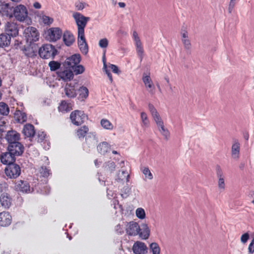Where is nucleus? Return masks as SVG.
Wrapping results in <instances>:
<instances>
[{
  "label": "nucleus",
  "instance_id": "obj_34",
  "mask_svg": "<svg viewBox=\"0 0 254 254\" xmlns=\"http://www.w3.org/2000/svg\"><path fill=\"white\" fill-rule=\"evenodd\" d=\"M101 127L105 129L112 130L114 129V125L111 122L106 119H102L100 121Z\"/></svg>",
  "mask_w": 254,
  "mask_h": 254
},
{
  "label": "nucleus",
  "instance_id": "obj_50",
  "mask_svg": "<svg viewBox=\"0 0 254 254\" xmlns=\"http://www.w3.org/2000/svg\"><path fill=\"white\" fill-rule=\"evenodd\" d=\"M75 6L77 10H82L86 6H88V4L85 2H77L75 3Z\"/></svg>",
  "mask_w": 254,
  "mask_h": 254
},
{
  "label": "nucleus",
  "instance_id": "obj_15",
  "mask_svg": "<svg viewBox=\"0 0 254 254\" xmlns=\"http://www.w3.org/2000/svg\"><path fill=\"white\" fill-rule=\"evenodd\" d=\"M134 254H145L147 252V247L143 242L136 241L132 248Z\"/></svg>",
  "mask_w": 254,
  "mask_h": 254
},
{
  "label": "nucleus",
  "instance_id": "obj_8",
  "mask_svg": "<svg viewBox=\"0 0 254 254\" xmlns=\"http://www.w3.org/2000/svg\"><path fill=\"white\" fill-rule=\"evenodd\" d=\"M7 151H10L16 156H19L22 155L24 152V147L19 141L14 142L12 143L8 144Z\"/></svg>",
  "mask_w": 254,
  "mask_h": 254
},
{
  "label": "nucleus",
  "instance_id": "obj_42",
  "mask_svg": "<svg viewBox=\"0 0 254 254\" xmlns=\"http://www.w3.org/2000/svg\"><path fill=\"white\" fill-rule=\"evenodd\" d=\"M71 70L72 72H74L77 75L82 73L84 71L85 68L83 65L78 64L72 68Z\"/></svg>",
  "mask_w": 254,
  "mask_h": 254
},
{
  "label": "nucleus",
  "instance_id": "obj_56",
  "mask_svg": "<svg viewBox=\"0 0 254 254\" xmlns=\"http://www.w3.org/2000/svg\"><path fill=\"white\" fill-rule=\"evenodd\" d=\"M235 4L236 0H230L228 7V11L230 13L232 12Z\"/></svg>",
  "mask_w": 254,
  "mask_h": 254
},
{
  "label": "nucleus",
  "instance_id": "obj_52",
  "mask_svg": "<svg viewBox=\"0 0 254 254\" xmlns=\"http://www.w3.org/2000/svg\"><path fill=\"white\" fill-rule=\"evenodd\" d=\"M148 109L152 116L158 113L157 110L152 104L149 103L148 104Z\"/></svg>",
  "mask_w": 254,
  "mask_h": 254
},
{
  "label": "nucleus",
  "instance_id": "obj_18",
  "mask_svg": "<svg viewBox=\"0 0 254 254\" xmlns=\"http://www.w3.org/2000/svg\"><path fill=\"white\" fill-rule=\"evenodd\" d=\"M77 43L81 52L84 55H86L88 52V47L84 34L78 35Z\"/></svg>",
  "mask_w": 254,
  "mask_h": 254
},
{
  "label": "nucleus",
  "instance_id": "obj_45",
  "mask_svg": "<svg viewBox=\"0 0 254 254\" xmlns=\"http://www.w3.org/2000/svg\"><path fill=\"white\" fill-rule=\"evenodd\" d=\"M61 64L54 61H51L49 63V66L51 71H55L60 67Z\"/></svg>",
  "mask_w": 254,
  "mask_h": 254
},
{
  "label": "nucleus",
  "instance_id": "obj_54",
  "mask_svg": "<svg viewBox=\"0 0 254 254\" xmlns=\"http://www.w3.org/2000/svg\"><path fill=\"white\" fill-rule=\"evenodd\" d=\"M109 67L111 69L112 71L116 74H119L121 73V71L119 70L118 67L115 64H111L109 65Z\"/></svg>",
  "mask_w": 254,
  "mask_h": 254
},
{
  "label": "nucleus",
  "instance_id": "obj_31",
  "mask_svg": "<svg viewBox=\"0 0 254 254\" xmlns=\"http://www.w3.org/2000/svg\"><path fill=\"white\" fill-rule=\"evenodd\" d=\"M89 128L87 126H83L77 129L76 135L79 139H83L88 133Z\"/></svg>",
  "mask_w": 254,
  "mask_h": 254
},
{
  "label": "nucleus",
  "instance_id": "obj_64",
  "mask_svg": "<svg viewBox=\"0 0 254 254\" xmlns=\"http://www.w3.org/2000/svg\"><path fill=\"white\" fill-rule=\"evenodd\" d=\"M33 6L36 9H39L41 8V4L38 2H35L33 4Z\"/></svg>",
  "mask_w": 254,
  "mask_h": 254
},
{
  "label": "nucleus",
  "instance_id": "obj_43",
  "mask_svg": "<svg viewBox=\"0 0 254 254\" xmlns=\"http://www.w3.org/2000/svg\"><path fill=\"white\" fill-rule=\"evenodd\" d=\"M40 173L43 177H48L51 174V170L45 166H42L39 170Z\"/></svg>",
  "mask_w": 254,
  "mask_h": 254
},
{
  "label": "nucleus",
  "instance_id": "obj_59",
  "mask_svg": "<svg viewBox=\"0 0 254 254\" xmlns=\"http://www.w3.org/2000/svg\"><path fill=\"white\" fill-rule=\"evenodd\" d=\"M249 238V235L248 233H245L242 235L241 237V241L242 243H245L247 242Z\"/></svg>",
  "mask_w": 254,
  "mask_h": 254
},
{
  "label": "nucleus",
  "instance_id": "obj_17",
  "mask_svg": "<svg viewBox=\"0 0 254 254\" xmlns=\"http://www.w3.org/2000/svg\"><path fill=\"white\" fill-rule=\"evenodd\" d=\"M15 190L20 192L28 193L30 191V187L29 184L25 181H18L15 183Z\"/></svg>",
  "mask_w": 254,
  "mask_h": 254
},
{
  "label": "nucleus",
  "instance_id": "obj_12",
  "mask_svg": "<svg viewBox=\"0 0 254 254\" xmlns=\"http://www.w3.org/2000/svg\"><path fill=\"white\" fill-rule=\"evenodd\" d=\"M16 156L10 151H7L0 155V161L4 165H9L10 163H14Z\"/></svg>",
  "mask_w": 254,
  "mask_h": 254
},
{
  "label": "nucleus",
  "instance_id": "obj_51",
  "mask_svg": "<svg viewBox=\"0 0 254 254\" xmlns=\"http://www.w3.org/2000/svg\"><path fill=\"white\" fill-rule=\"evenodd\" d=\"M99 45L102 48H106L108 45V40L106 38L101 39L99 42Z\"/></svg>",
  "mask_w": 254,
  "mask_h": 254
},
{
  "label": "nucleus",
  "instance_id": "obj_9",
  "mask_svg": "<svg viewBox=\"0 0 254 254\" xmlns=\"http://www.w3.org/2000/svg\"><path fill=\"white\" fill-rule=\"evenodd\" d=\"M46 38L51 41L55 42L60 39L63 34L62 30L59 27L50 28L47 31Z\"/></svg>",
  "mask_w": 254,
  "mask_h": 254
},
{
  "label": "nucleus",
  "instance_id": "obj_49",
  "mask_svg": "<svg viewBox=\"0 0 254 254\" xmlns=\"http://www.w3.org/2000/svg\"><path fill=\"white\" fill-rule=\"evenodd\" d=\"M42 20L44 24L47 25H49L53 22V18L46 15H43L42 17Z\"/></svg>",
  "mask_w": 254,
  "mask_h": 254
},
{
  "label": "nucleus",
  "instance_id": "obj_48",
  "mask_svg": "<svg viewBox=\"0 0 254 254\" xmlns=\"http://www.w3.org/2000/svg\"><path fill=\"white\" fill-rule=\"evenodd\" d=\"M152 117L156 124L157 127L164 124V123L159 113L152 116Z\"/></svg>",
  "mask_w": 254,
  "mask_h": 254
},
{
  "label": "nucleus",
  "instance_id": "obj_44",
  "mask_svg": "<svg viewBox=\"0 0 254 254\" xmlns=\"http://www.w3.org/2000/svg\"><path fill=\"white\" fill-rule=\"evenodd\" d=\"M104 167L111 172H113L116 168L115 163L113 161H108L105 163Z\"/></svg>",
  "mask_w": 254,
  "mask_h": 254
},
{
  "label": "nucleus",
  "instance_id": "obj_11",
  "mask_svg": "<svg viewBox=\"0 0 254 254\" xmlns=\"http://www.w3.org/2000/svg\"><path fill=\"white\" fill-rule=\"evenodd\" d=\"M14 7L8 3H1L0 5V15L4 18H10L13 17Z\"/></svg>",
  "mask_w": 254,
  "mask_h": 254
},
{
  "label": "nucleus",
  "instance_id": "obj_7",
  "mask_svg": "<svg viewBox=\"0 0 254 254\" xmlns=\"http://www.w3.org/2000/svg\"><path fill=\"white\" fill-rule=\"evenodd\" d=\"M4 33L9 36L10 38L15 37L18 35V25L14 22H7L4 25Z\"/></svg>",
  "mask_w": 254,
  "mask_h": 254
},
{
  "label": "nucleus",
  "instance_id": "obj_30",
  "mask_svg": "<svg viewBox=\"0 0 254 254\" xmlns=\"http://www.w3.org/2000/svg\"><path fill=\"white\" fill-rule=\"evenodd\" d=\"M240 144L238 141H235L231 148V155L233 158L238 159L240 157Z\"/></svg>",
  "mask_w": 254,
  "mask_h": 254
},
{
  "label": "nucleus",
  "instance_id": "obj_5",
  "mask_svg": "<svg viewBox=\"0 0 254 254\" xmlns=\"http://www.w3.org/2000/svg\"><path fill=\"white\" fill-rule=\"evenodd\" d=\"M4 172L6 176L9 179H16L21 174V168L15 163H10L5 167Z\"/></svg>",
  "mask_w": 254,
  "mask_h": 254
},
{
  "label": "nucleus",
  "instance_id": "obj_2",
  "mask_svg": "<svg viewBox=\"0 0 254 254\" xmlns=\"http://www.w3.org/2000/svg\"><path fill=\"white\" fill-rule=\"evenodd\" d=\"M39 55L42 59H54L58 53L57 50L51 44H44L39 49Z\"/></svg>",
  "mask_w": 254,
  "mask_h": 254
},
{
  "label": "nucleus",
  "instance_id": "obj_13",
  "mask_svg": "<svg viewBox=\"0 0 254 254\" xmlns=\"http://www.w3.org/2000/svg\"><path fill=\"white\" fill-rule=\"evenodd\" d=\"M4 138L7 141L8 144L19 141L20 139V134L16 130L11 129L6 132Z\"/></svg>",
  "mask_w": 254,
  "mask_h": 254
},
{
  "label": "nucleus",
  "instance_id": "obj_26",
  "mask_svg": "<svg viewBox=\"0 0 254 254\" xmlns=\"http://www.w3.org/2000/svg\"><path fill=\"white\" fill-rule=\"evenodd\" d=\"M140 230L138 233L139 237L144 240L147 239L150 235V230L148 225L145 223L142 224Z\"/></svg>",
  "mask_w": 254,
  "mask_h": 254
},
{
  "label": "nucleus",
  "instance_id": "obj_58",
  "mask_svg": "<svg viewBox=\"0 0 254 254\" xmlns=\"http://www.w3.org/2000/svg\"><path fill=\"white\" fill-rule=\"evenodd\" d=\"M133 38L135 41V44L141 43L138 36V34L136 31L133 32Z\"/></svg>",
  "mask_w": 254,
  "mask_h": 254
},
{
  "label": "nucleus",
  "instance_id": "obj_20",
  "mask_svg": "<svg viewBox=\"0 0 254 254\" xmlns=\"http://www.w3.org/2000/svg\"><path fill=\"white\" fill-rule=\"evenodd\" d=\"M98 141V137L95 132H89L85 137V143L89 147L94 146Z\"/></svg>",
  "mask_w": 254,
  "mask_h": 254
},
{
  "label": "nucleus",
  "instance_id": "obj_28",
  "mask_svg": "<svg viewBox=\"0 0 254 254\" xmlns=\"http://www.w3.org/2000/svg\"><path fill=\"white\" fill-rule=\"evenodd\" d=\"M97 149L99 153L105 155L110 151L111 146L108 142L103 141L98 145Z\"/></svg>",
  "mask_w": 254,
  "mask_h": 254
},
{
  "label": "nucleus",
  "instance_id": "obj_10",
  "mask_svg": "<svg viewBox=\"0 0 254 254\" xmlns=\"http://www.w3.org/2000/svg\"><path fill=\"white\" fill-rule=\"evenodd\" d=\"M81 61V56L79 54H75L67 58L64 62L66 68L72 69Z\"/></svg>",
  "mask_w": 254,
  "mask_h": 254
},
{
  "label": "nucleus",
  "instance_id": "obj_62",
  "mask_svg": "<svg viewBox=\"0 0 254 254\" xmlns=\"http://www.w3.org/2000/svg\"><path fill=\"white\" fill-rule=\"evenodd\" d=\"M181 36H182V39H188V32L186 30H182L181 31Z\"/></svg>",
  "mask_w": 254,
  "mask_h": 254
},
{
  "label": "nucleus",
  "instance_id": "obj_27",
  "mask_svg": "<svg viewBox=\"0 0 254 254\" xmlns=\"http://www.w3.org/2000/svg\"><path fill=\"white\" fill-rule=\"evenodd\" d=\"M63 41L67 46H71L75 41L73 34L69 31H65L63 34Z\"/></svg>",
  "mask_w": 254,
  "mask_h": 254
},
{
  "label": "nucleus",
  "instance_id": "obj_60",
  "mask_svg": "<svg viewBox=\"0 0 254 254\" xmlns=\"http://www.w3.org/2000/svg\"><path fill=\"white\" fill-rule=\"evenodd\" d=\"M116 231L118 233L120 234H122L124 232L123 229L120 224H118V225L116 226Z\"/></svg>",
  "mask_w": 254,
  "mask_h": 254
},
{
  "label": "nucleus",
  "instance_id": "obj_4",
  "mask_svg": "<svg viewBox=\"0 0 254 254\" xmlns=\"http://www.w3.org/2000/svg\"><path fill=\"white\" fill-rule=\"evenodd\" d=\"M23 35L25 38L27 43L31 45L39 40V34L38 30L33 27L26 28L23 32Z\"/></svg>",
  "mask_w": 254,
  "mask_h": 254
},
{
  "label": "nucleus",
  "instance_id": "obj_61",
  "mask_svg": "<svg viewBox=\"0 0 254 254\" xmlns=\"http://www.w3.org/2000/svg\"><path fill=\"white\" fill-rule=\"evenodd\" d=\"M104 70H105L108 78H109L110 82L112 83L113 82V78H112V74L111 73L110 71L107 69V68L106 69H104Z\"/></svg>",
  "mask_w": 254,
  "mask_h": 254
},
{
  "label": "nucleus",
  "instance_id": "obj_6",
  "mask_svg": "<svg viewBox=\"0 0 254 254\" xmlns=\"http://www.w3.org/2000/svg\"><path fill=\"white\" fill-rule=\"evenodd\" d=\"M13 17L18 21L23 22L28 17V11L25 6L19 4L14 7Z\"/></svg>",
  "mask_w": 254,
  "mask_h": 254
},
{
  "label": "nucleus",
  "instance_id": "obj_16",
  "mask_svg": "<svg viewBox=\"0 0 254 254\" xmlns=\"http://www.w3.org/2000/svg\"><path fill=\"white\" fill-rule=\"evenodd\" d=\"M58 76L64 81H70L73 77V73L71 69L66 68L63 70H60L57 72Z\"/></svg>",
  "mask_w": 254,
  "mask_h": 254
},
{
  "label": "nucleus",
  "instance_id": "obj_39",
  "mask_svg": "<svg viewBox=\"0 0 254 254\" xmlns=\"http://www.w3.org/2000/svg\"><path fill=\"white\" fill-rule=\"evenodd\" d=\"M150 249L151 250L152 254H160V248L159 245L156 243H152L150 246Z\"/></svg>",
  "mask_w": 254,
  "mask_h": 254
},
{
  "label": "nucleus",
  "instance_id": "obj_41",
  "mask_svg": "<svg viewBox=\"0 0 254 254\" xmlns=\"http://www.w3.org/2000/svg\"><path fill=\"white\" fill-rule=\"evenodd\" d=\"M141 119L142 121V127H147L149 126V120L148 119V117L147 114L145 112L141 113Z\"/></svg>",
  "mask_w": 254,
  "mask_h": 254
},
{
  "label": "nucleus",
  "instance_id": "obj_63",
  "mask_svg": "<svg viewBox=\"0 0 254 254\" xmlns=\"http://www.w3.org/2000/svg\"><path fill=\"white\" fill-rule=\"evenodd\" d=\"M45 136L46 134L44 132H42L41 133H38V139L41 141L44 139Z\"/></svg>",
  "mask_w": 254,
  "mask_h": 254
},
{
  "label": "nucleus",
  "instance_id": "obj_47",
  "mask_svg": "<svg viewBox=\"0 0 254 254\" xmlns=\"http://www.w3.org/2000/svg\"><path fill=\"white\" fill-rule=\"evenodd\" d=\"M136 216L140 219H143L145 217V212L142 208H138L135 211Z\"/></svg>",
  "mask_w": 254,
  "mask_h": 254
},
{
  "label": "nucleus",
  "instance_id": "obj_14",
  "mask_svg": "<svg viewBox=\"0 0 254 254\" xmlns=\"http://www.w3.org/2000/svg\"><path fill=\"white\" fill-rule=\"evenodd\" d=\"M140 226L135 222L131 221L127 223L126 227V232L129 236H136L138 235Z\"/></svg>",
  "mask_w": 254,
  "mask_h": 254
},
{
  "label": "nucleus",
  "instance_id": "obj_32",
  "mask_svg": "<svg viewBox=\"0 0 254 254\" xmlns=\"http://www.w3.org/2000/svg\"><path fill=\"white\" fill-rule=\"evenodd\" d=\"M14 117L17 122L23 123L26 121L27 116L25 113L22 112L19 110L16 111L14 113Z\"/></svg>",
  "mask_w": 254,
  "mask_h": 254
},
{
  "label": "nucleus",
  "instance_id": "obj_21",
  "mask_svg": "<svg viewBox=\"0 0 254 254\" xmlns=\"http://www.w3.org/2000/svg\"><path fill=\"white\" fill-rule=\"evenodd\" d=\"M12 198L7 193H3L0 196V202L2 207L5 209L9 208L11 204Z\"/></svg>",
  "mask_w": 254,
  "mask_h": 254
},
{
  "label": "nucleus",
  "instance_id": "obj_53",
  "mask_svg": "<svg viewBox=\"0 0 254 254\" xmlns=\"http://www.w3.org/2000/svg\"><path fill=\"white\" fill-rule=\"evenodd\" d=\"M148 109L152 116L158 113L157 110L152 104L149 103L148 104Z\"/></svg>",
  "mask_w": 254,
  "mask_h": 254
},
{
  "label": "nucleus",
  "instance_id": "obj_25",
  "mask_svg": "<svg viewBox=\"0 0 254 254\" xmlns=\"http://www.w3.org/2000/svg\"><path fill=\"white\" fill-rule=\"evenodd\" d=\"M22 132L25 137H30L33 136L35 134L34 126L30 124H26L24 126Z\"/></svg>",
  "mask_w": 254,
  "mask_h": 254
},
{
  "label": "nucleus",
  "instance_id": "obj_57",
  "mask_svg": "<svg viewBox=\"0 0 254 254\" xmlns=\"http://www.w3.org/2000/svg\"><path fill=\"white\" fill-rule=\"evenodd\" d=\"M248 250L250 253L253 254L254 253V238L253 239L251 243L249 245Z\"/></svg>",
  "mask_w": 254,
  "mask_h": 254
},
{
  "label": "nucleus",
  "instance_id": "obj_36",
  "mask_svg": "<svg viewBox=\"0 0 254 254\" xmlns=\"http://www.w3.org/2000/svg\"><path fill=\"white\" fill-rule=\"evenodd\" d=\"M9 112V108L8 105L4 102H0V115L7 116Z\"/></svg>",
  "mask_w": 254,
  "mask_h": 254
},
{
  "label": "nucleus",
  "instance_id": "obj_37",
  "mask_svg": "<svg viewBox=\"0 0 254 254\" xmlns=\"http://www.w3.org/2000/svg\"><path fill=\"white\" fill-rule=\"evenodd\" d=\"M136 52L138 56L140 59V61L141 62L144 57V50L142 45V43H138L135 44Z\"/></svg>",
  "mask_w": 254,
  "mask_h": 254
},
{
  "label": "nucleus",
  "instance_id": "obj_24",
  "mask_svg": "<svg viewBox=\"0 0 254 254\" xmlns=\"http://www.w3.org/2000/svg\"><path fill=\"white\" fill-rule=\"evenodd\" d=\"M142 81L145 85V87L146 88H149L150 90H149V92L152 94H153L154 93V86L153 84L152 81L150 77L149 74L148 75H145L144 74L143 75L142 77Z\"/></svg>",
  "mask_w": 254,
  "mask_h": 254
},
{
  "label": "nucleus",
  "instance_id": "obj_22",
  "mask_svg": "<svg viewBox=\"0 0 254 254\" xmlns=\"http://www.w3.org/2000/svg\"><path fill=\"white\" fill-rule=\"evenodd\" d=\"M11 222V216L7 212L0 213V225L6 227L9 225Z\"/></svg>",
  "mask_w": 254,
  "mask_h": 254
},
{
  "label": "nucleus",
  "instance_id": "obj_55",
  "mask_svg": "<svg viewBox=\"0 0 254 254\" xmlns=\"http://www.w3.org/2000/svg\"><path fill=\"white\" fill-rule=\"evenodd\" d=\"M22 44V42L18 40H16L14 42V48L16 49H20L21 50H23L25 48L21 46Z\"/></svg>",
  "mask_w": 254,
  "mask_h": 254
},
{
  "label": "nucleus",
  "instance_id": "obj_29",
  "mask_svg": "<svg viewBox=\"0 0 254 254\" xmlns=\"http://www.w3.org/2000/svg\"><path fill=\"white\" fill-rule=\"evenodd\" d=\"M11 39L4 33L0 34V48H5L10 45Z\"/></svg>",
  "mask_w": 254,
  "mask_h": 254
},
{
  "label": "nucleus",
  "instance_id": "obj_38",
  "mask_svg": "<svg viewBox=\"0 0 254 254\" xmlns=\"http://www.w3.org/2000/svg\"><path fill=\"white\" fill-rule=\"evenodd\" d=\"M158 128L165 138L168 140L170 137V132L169 130L165 127L164 124L158 127Z\"/></svg>",
  "mask_w": 254,
  "mask_h": 254
},
{
  "label": "nucleus",
  "instance_id": "obj_3",
  "mask_svg": "<svg viewBox=\"0 0 254 254\" xmlns=\"http://www.w3.org/2000/svg\"><path fill=\"white\" fill-rule=\"evenodd\" d=\"M70 119L74 125L79 126L84 123L88 119V117L83 111L75 110L70 113Z\"/></svg>",
  "mask_w": 254,
  "mask_h": 254
},
{
  "label": "nucleus",
  "instance_id": "obj_35",
  "mask_svg": "<svg viewBox=\"0 0 254 254\" xmlns=\"http://www.w3.org/2000/svg\"><path fill=\"white\" fill-rule=\"evenodd\" d=\"M58 108L59 111L62 112H68L71 110L70 105L65 101H62Z\"/></svg>",
  "mask_w": 254,
  "mask_h": 254
},
{
  "label": "nucleus",
  "instance_id": "obj_19",
  "mask_svg": "<svg viewBox=\"0 0 254 254\" xmlns=\"http://www.w3.org/2000/svg\"><path fill=\"white\" fill-rule=\"evenodd\" d=\"M64 93L68 98H74L77 96L76 89L74 85L66 83L64 88Z\"/></svg>",
  "mask_w": 254,
  "mask_h": 254
},
{
  "label": "nucleus",
  "instance_id": "obj_33",
  "mask_svg": "<svg viewBox=\"0 0 254 254\" xmlns=\"http://www.w3.org/2000/svg\"><path fill=\"white\" fill-rule=\"evenodd\" d=\"M78 91L79 99L84 100L88 97L89 95V91L87 87L82 86L79 88Z\"/></svg>",
  "mask_w": 254,
  "mask_h": 254
},
{
  "label": "nucleus",
  "instance_id": "obj_46",
  "mask_svg": "<svg viewBox=\"0 0 254 254\" xmlns=\"http://www.w3.org/2000/svg\"><path fill=\"white\" fill-rule=\"evenodd\" d=\"M182 41L185 50H186L188 52H190L191 48V45L189 38L182 39Z\"/></svg>",
  "mask_w": 254,
  "mask_h": 254
},
{
  "label": "nucleus",
  "instance_id": "obj_23",
  "mask_svg": "<svg viewBox=\"0 0 254 254\" xmlns=\"http://www.w3.org/2000/svg\"><path fill=\"white\" fill-rule=\"evenodd\" d=\"M216 174L218 178V187L220 190H224L225 188L224 177L223 172L219 166L216 167Z\"/></svg>",
  "mask_w": 254,
  "mask_h": 254
},
{
  "label": "nucleus",
  "instance_id": "obj_40",
  "mask_svg": "<svg viewBox=\"0 0 254 254\" xmlns=\"http://www.w3.org/2000/svg\"><path fill=\"white\" fill-rule=\"evenodd\" d=\"M141 171L145 177L149 180H152L153 178V175L150 172L149 168L147 167H144L141 168Z\"/></svg>",
  "mask_w": 254,
  "mask_h": 254
},
{
  "label": "nucleus",
  "instance_id": "obj_1",
  "mask_svg": "<svg viewBox=\"0 0 254 254\" xmlns=\"http://www.w3.org/2000/svg\"><path fill=\"white\" fill-rule=\"evenodd\" d=\"M75 23L77 26L78 35L84 34V28L90 18L86 17L79 12H74L73 14Z\"/></svg>",
  "mask_w": 254,
  "mask_h": 254
}]
</instances>
